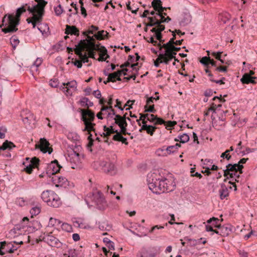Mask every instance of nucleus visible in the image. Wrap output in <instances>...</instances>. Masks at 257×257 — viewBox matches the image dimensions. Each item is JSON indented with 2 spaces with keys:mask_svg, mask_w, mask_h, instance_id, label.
Segmentation results:
<instances>
[{
  "mask_svg": "<svg viewBox=\"0 0 257 257\" xmlns=\"http://www.w3.org/2000/svg\"><path fill=\"white\" fill-rule=\"evenodd\" d=\"M96 164L99 165L100 168L106 173L111 175H115L116 173L114 164L110 161H100L94 163V165Z\"/></svg>",
  "mask_w": 257,
  "mask_h": 257,
  "instance_id": "12",
  "label": "nucleus"
},
{
  "mask_svg": "<svg viewBox=\"0 0 257 257\" xmlns=\"http://www.w3.org/2000/svg\"><path fill=\"white\" fill-rule=\"evenodd\" d=\"M10 42L14 48H15L19 43V40L16 37H12L10 39Z\"/></svg>",
  "mask_w": 257,
  "mask_h": 257,
  "instance_id": "47",
  "label": "nucleus"
},
{
  "mask_svg": "<svg viewBox=\"0 0 257 257\" xmlns=\"http://www.w3.org/2000/svg\"><path fill=\"white\" fill-rule=\"evenodd\" d=\"M77 88V82L73 80L67 83H63L60 86V89L62 90L67 96H71L75 91Z\"/></svg>",
  "mask_w": 257,
  "mask_h": 257,
  "instance_id": "13",
  "label": "nucleus"
},
{
  "mask_svg": "<svg viewBox=\"0 0 257 257\" xmlns=\"http://www.w3.org/2000/svg\"><path fill=\"white\" fill-rule=\"evenodd\" d=\"M187 240L191 241L193 245H195L202 243L201 241L202 240V238H200L198 239H187Z\"/></svg>",
  "mask_w": 257,
  "mask_h": 257,
  "instance_id": "55",
  "label": "nucleus"
},
{
  "mask_svg": "<svg viewBox=\"0 0 257 257\" xmlns=\"http://www.w3.org/2000/svg\"><path fill=\"white\" fill-rule=\"evenodd\" d=\"M189 140V137L187 134H183L182 135H179L177 138L175 139L176 142L180 141L182 143L187 142Z\"/></svg>",
  "mask_w": 257,
  "mask_h": 257,
  "instance_id": "35",
  "label": "nucleus"
},
{
  "mask_svg": "<svg viewBox=\"0 0 257 257\" xmlns=\"http://www.w3.org/2000/svg\"><path fill=\"white\" fill-rule=\"evenodd\" d=\"M93 95L97 98H100L101 97V94L99 90H94L93 92Z\"/></svg>",
  "mask_w": 257,
  "mask_h": 257,
  "instance_id": "63",
  "label": "nucleus"
},
{
  "mask_svg": "<svg viewBox=\"0 0 257 257\" xmlns=\"http://www.w3.org/2000/svg\"><path fill=\"white\" fill-rule=\"evenodd\" d=\"M148 19L150 21V23L147 25L148 27L156 26L151 30V32L154 33V36L160 42H164V40H162L161 32L164 30L165 26L160 25V22H159V20L156 16L154 17H149Z\"/></svg>",
  "mask_w": 257,
  "mask_h": 257,
  "instance_id": "7",
  "label": "nucleus"
},
{
  "mask_svg": "<svg viewBox=\"0 0 257 257\" xmlns=\"http://www.w3.org/2000/svg\"><path fill=\"white\" fill-rule=\"evenodd\" d=\"M52 181L56 187L66 188L69 186V182L67 179L60 175H55L52 177Z\"/></svg>",
  "mask_w": 257,
  "mask_h": 257,
  "instance_id": "17",
  "label": "nucleus"
},
{
  "mask_svg": "<svg viewBox=\"0 0 257 257\" xmlns=\"http://www.w3.org/2000/svg\"><path fill=\"white\" fill-rule=\"evenodd\" d=\"M222 53V52H220V51H219L217 52H213L212 53V55L213 57H214L215 58V59L219 60L221 58V55Z\"/></svg>",
  "mask_w": 257,
  "mask_h": 257,
  "instance_id": "57",
  "label": "nucleus"
},
{
  "mask_svg": "<svg viewBox=\"0 0 257 257\" xmlns=\"http://www.w3.org/2000/svg\"><path fill=\"white\" fill-rule=\"evenodd\" d=\"M146 116L147 120L153 122L155 125L165 124L166 123V122L163 119L157 117L154 114H150L147 113Z\"/></svg>",
  "mask_w": 257,
  "mask_h": 257,
  "instance_id": "26",
  "label": "nucleus"
},
{
  "mask_svg": "<svg viewBox=\"0 0 257 257\" xmlns=\"http://www.w3.org/2000/svg\"><path fill=\"white\" fill-rule=\"evenodd\" d=\"M131 63L128 61L127 60V62H125L124 64H122L121 66H120V68H122V70H123L122 72V74H123V75H127V73H126V72L128 71V69H127V68H124V67H128L130 66V64Z\"/></svg>",
  "mask_w": 257,
  "mask_h": 257,
  "instance_id": "40",
  "label": "nucleus"
},
{
  "mask_svg": "<svg viewBox=\"0 0 257 257\" xmlns=\"http://www.w3.org/2000/svg\"><path fill=\"white\" fill-rule=\"evenodd\" d=\"M108 110H110L109 112H111V116L116 115L115 112L114 111V110L112 108V106H103L102 107V111H108Z\"/></svg>",
  "mask_w": 257,
  "mask_h": 257,
  "instance_id": "43",
  "label": "nucleus"
},
{
  "mask_svg": "<svg viewBox=\"0 0 257 257\" xmlns=\"http://www.w3.org/2000/svg\"><path fill=\"white\" fill-rule=\"evenodd\" d=\"M158 251L157 247H150L148 248H143L140 252L139 257H155Z\"/></svg>",
  "mask_w": 257,
  "mask_h": 257,
  "instance_id": "18",
  "label": "nucleus"
},
{
  "mask_svg": "<svg viewBox=\"0 0 257 257\" xmlns=\"http://www.w3.org/2000/svg\"><path fill=\"white\" fill-rule=\"evenodd\" d=\"M44 240L47 243L51 246L59 247L61 246V243L58 239L52 235H47L44 237Z\"/></svg>",
  "mask_w": 257,
  "mask_h": 257,
  "instance_id": "22",
  "label": "nucleus"
},
{
  "mask_svg": "<svg viewBox=\"0 0 257 257\" xmlns=\"http://www.w3.org/2000/svg\"><path fill=\"white\" fill-rule=\"evenodd\" d=\"M226 169L223 170L224 176H227L229 175L232 180L234 178L235 181L238 182L237 179L239 178L240 174L242 173V165L229 164L226 166Z\"/></svg>",
  "mask_w": 257,
  "mask_h": 257,
  "instance_id": "8",
  "label": "nucleus"
},
{
  "mask_svg": "<svg viewBox=\"0 0 257 257\" xmlns=\"http://www.w3.org/2000/svg\"><path fill=\"white\" fill-rule=\"evenodd\" d=\"M172 33H173V37L172 38H171L168 43L164 44L162 46H161V48H164V49L167 48H169V47H171V46H173V44H175V42L174 41V40L176 38V35H175L174 32H172Z\"/></svg>",
  "mask_w": 257,
  "mask_h": 257,
  "instance_id": "38",
  "label": "nucleus"
},
{
  "mask_svg": "<svg viewBox=\"0 0 257 257\" xmlns=\"http://www.w3.org/2000/svg\"><path fill=\"white\" fill-rule=\"evenodd\" d=\"M147 130L145 131L148 134H150L151 136H153L154 133L156 129V127L155 126H153L152 125H148L147 124Z\"/></svg>",
  "mask_w": 257,
  "mask_h": 257,
  "instance_id": "44",
  "label": "nucleus"
},
{
  "mask_svg": "<svg viewBox=\"0 0 257 257\" xmlns=\"http://www.w3.org/2000/svg\"><path fill=\"white\" fill-rule=\"evenodd\" d=\"M210 57H203L200 60V62L201 64H203L205 66H208V62L210 60Z\"/></svg>",
  "mask_w": 257,
  "mask_h": 257,
  "instance_id": "46",
  "label": "nucleus"
},
{
  "mask_svg": "<svg viewBox=\"0 0 257 257\" xmlns=\"http://www.w3.org/2000/svg\"><path fill=\"white\" fill-rule=\"evenodd\" d=\"M38 4L32 7L26 4L17 9L15 14L6 15L3 19L2 25L5 26L3 31L5 33L15 32L18 29L16 27L19 25L20 17L22 13L27 10L33 16L31 18L27 19L28 23H32L33 28H35L36 25H39L41 21L43 15V7L46 3L43 0H35Z\"/></svg>",
  "mask_w": 257,
  "mask_h": 257,
  "instance_id": "1",
  "label": "nucleus"
},
{
  "mask_svg": "<svg viewBox=\"0 0 257 257\" xmlns=\"http://www.w3.org/2000/svg\"><path fill=\"white\" fill-rule=\"evenodd\" d=\"M59 82L57 79H51L49 82V85L52 87L56 88L58 86Z\"/></svg>",
  "mask_w": 257,
  "mask_h": 257,
  "instance_id": "50",
  "label": "nucleus"
},
{
  "mask_svg": "<svg viewBox=\"0 0 257 257\" xmlns=\"http://www.w3.org/2000/svg\"><path fill=\"white\" fill-rule=\"evenodd\" d=\"M154 37H155V36H154V34H153V36H151V37L149 39V40H148V42L153 44L154 45H158L159 46H160V49H162L161 48L162 46H161V44L160 43H158V42L157 41L154 40Z\"/></svg>",
  "mask_w": 257,
  "mask_h": 257,
  "instance_id": "52",
  "label": "nucleus"
},
{
  "mask_svg": "<svg viewBox=\"0 0 257 257\" xmlns=\"http://www.w3.org/2000/svg\"><path fill=\"white\" fill-rule=\"evenodd\" d=\"M191 21V17L188 14H185L183 18L180 22V25L182 26H185L189 24Z\"/></svg>",
  "mask_w": 257,
  "mask_h": 257,
  "instance_id": "31",
  "label": "nucleus"
},
{
  "mask_svg": "<svg viewBox=\"0 0 257 257\" xmlns=\"http://www.w3.org/2000/svg\"><path fill=\"white\" fill-rule=\"evenodd\" d=\"M220 198L221 200L225 199L229 195L228 188L223 183L220 184V189L219 190Z\"/></svg>",
  "mask_w": 257,
  "mask_h": 257,
  "instance_id": "27",
  "label": "nucleus"
},
{
  "mask_svg": "<svg viewBox=\"0 0 257 257\" xmlns=\"http://www.w3.org/2000/svg\"><path fill=\"white\" fill-rule=\"evenodd\" d=\"M145 112H155L156 110L154 108V105H148L147 107H146V106H145Z\"/></svg>",
  "mask_w": 257,
  "mask_h": 257,
  "instance_id": "48",
  "label": "nucleus"
},
{
  "mask_svg": "<svg viewBox=\"0 0 257 257\" xmlns=\"http://www.w3.org/2000/svg\"><path fill=\"white\" fill-rule=\"evenodd\" d=\"M42 59L40 58H38L36 61L34 63V65L36 67V68L38 67L42 63Z\"/></svg>",
  "mask_w": 257,
  "mask_h": 257,
  "instance_id": "62",
  "label": "nucleus"
},
{
  "mask_svg": "<svg viewBox=\"0 0 257 257\" xmlns=\"http://www.w3.org/2000/svg\"><path fill=\"white\" fill-rule=\"evenodd\" d=\"M50 144L45 138H41L40 140V144L37 145L38 148L44 153L48 152L50 154L52 152V149L49 147Z\"/></svg>",
  "mask_w": 257,
  "mask_h": 257,
  "instance_id": "19",
  "label": "nucleus"
},
{
  "mask_svg": "<svg viewBox=\"0 0 257 257\" xmlns=\"http://www.w3.org/2000/svg\"><path fill=\"white\" fill-rule=\"evenodd\" d=\"M15 146L14 145L13 143L11 142H9L8 141H6L5 142L2 146H0V151L5 150L7 149L9 150H11L13 148H15Z\"/></svg>",
  "mask_w": 257,
  "mask_h": 257,
  "instance_id": "34",
  "label": "nucleus"
},
{
  "mask_svg": "<svg viewBox=\"0 0 257 257\" xmlns=\"http://www.w3.org/2000/svg\"><path fill=\"white\" fill-rule=\"evenodd\" d=\"M98 30V27H95L93 25L91 26L89 29L86 32L83 33V34L86 35L87 36V38L88 40L86 42L87 43V47L86 48L85 50L88 52L87 56L90 58L95 59V52L94 51H97L96 49H94L93 47V45L95 46H100L99 45L95 44L93 41H94L93 36H90L89 34H93L94 31H97Z\"/></svg>",
  "mask_w": 257,
  "mask_h": 257,
  "instance_id": "6",
  "label": "nucleus"
},
{
  "mask_svg": "<svg viewBox=\"0 0 257 257\" xmlns=\"http://www.w3.org/2000/svg\"><path fill=\"white\" fill-rule=\"evenodd\" d=\"M123 70H119L117 72H115L112 73H110L108 75V77L107 78V80L103 81L104 84H107L108 82H115V79L118 81H120L121 79L120 78V76L122 75V72Z\"/></svg>",
  "mask_w": 257,
  "mask_h": 257,
  "instance_id": "23",
  "label": "nucleus"
},
{
  "mask_svg": "<svg viewBox=\"0 0 257 257\" xmlns=\"http://www.w3.org/2000/svg\"><path fill=\"white\" fill-rule=\"evenodd\" d=\"M162 2L161 0H153L152 2V5L154 10L158 11L159 13L163 12L164 10H166V8L162 6Z\"/></svg>",
  "mask_w": 257,
  "mask_h": 257,
  "instance_id": "29",
  "label": "nucleus"
},
{
  "mask_svg": "<svg viewBox=\"0 0 257 257\" xmlns=\"http://www.w3.org/2000/svg\"><path fill=\"white\" fill-rule=\"evenodd\" d=\"M91 200L96 208L99 210H103L107 206L105 198L99 191H96L92 193Z\"/></svg>",
  "mask_w": 257,
  "mask_h": 257,
  "instance_id": "9",
  "label": "nucleus"
},
{
  "mask_svg": "<svg viewBox=\"0 0 257 257\" xmlns=\"http://www.w3.org/2000/svg\"><path fill=\"white\" fill-rule=\"evenodd\" d=\"M81 120L85 125L84 128L82 129V131H94V127L95 124L92 122L95 118L94 112L88 109H83L81 110Z\"/></svg>",
  "mask_w": 257,
  "mask_h": 257,
  "instance_id": "4",
  "label": "nucleus"
},
{
  "mask_svg": "<svg viewBox=\"0 0 257 257\" xmlns=\"http://www.w3.org/2000/svg\"><path fill=\"white\" fill-rule=\"evenodd\" d=\"M166 148L165 146L158 148L155 152V154L159 157H166L168 156L166 152Z\"/></svg>",
  "mask_w": 257,
  "mask_h": 257,
  "instance_id": "36",
  "label": "nucleus"
},
{
  "mask_svg": "<svg viewBox=\"0 0 257 257\" xmlns=\"http://www.w3.org/2000/svg\"><path fill=\"white\" fill-rule=\"evenodd\" d=\"M41 198L48 205L53 207H59L62 203L58 195L53 191H43L41 194Z\"/></svg>",
  "mask_w": 257,
  "mask_h": 257,
  "instance_id": "5",
  "label": "nucleus"
},
{
  "mask_svg": "<svg viewBox=\"0 0 257 257\" xmlns=\"http://www.w3.org/2000/svg\"><path fill=\"white\" fill-rule=\"evenodd\" d=\"M65 33L67 35H74L79 36V30L74 26H69L67 25L66 26Z\"/></svg>",
  "mask_w": 257,
  "mask_h": 257,
  "instance_id": "30",
  "label": "nucleus"
},
{
  "mask_svg": "<svg viewBox=\"0 0 257 257\" xmlns=\"http://www.w3.org/2000/svg\"><path fill=\"white\" fill-rule=\"evenodd\" d=\"M39 160L36 157L32 159L26 158V161L24 162L23 165L25 168L24 170L28 174H31L33 171V169L37 167L39 164Z\"/></svg>",
  "mask_w": 257,
  "mask_h": 257,
  "instance_id": "15",
  "label": "nucleus"
},
{
  "mask_svg": "<svg viewBox=\"0 0 257 257\" xmlns=\"http://www.w3.org/2000/svg\"><path fill=\"white\" fill-rule=\"evenodd\" d=\"M165 49V50L164 52L160 54V58L158 59V60H160V58H163L164 60H163L162 62H164L165 64H168L172 59L175 58V55H176L177 53L176 51H174L169 47Z\"/></svg>",
  "mask_w": 257,
  "mask_h": 257,
  "instance_id": "16",
  "label": "nucleus"
},
{
  "mask_svg": "<svg viewBox=\"0 0 257 257\" xmlns=\"http://www.w3.org/2000/svg\"><path fill=\"white\" fill-rule=\"evenodd\" d=\"M61 167L58 164V161L56 160L52 162L50 164H49L47 168V173L51 174L52 175H55L56 174L59 172Z\"/></svg>",
  "mask_w": 257,
  "mask_h": 257,
  "instance_id": "21",
  "label": "nucleus"
},
{
  "mask_svg": "<svg viewBox=\"0 0 257 257\" xmlns=\"http://www.w3.org/2000/svg\"><path fill=\"white\" fill-rule=\"evenodd\" d=\"M256 77H252L250 76V74L248 73H245L241 79H240V81L242 83H245V84H248V83H252V84H255L256 82L254 81V79H255Z\"/></svg>",
  "mask_w": 257,
  "mask_h": 257,
  "instance_id": "28",
  "label": "nucleus"
},
{
  "mask_svg": "<svg viewBox=\"0 0 257 257\" xmlns=\"http://www.w3.org/2000/svg\"><path fill=\"white\" fill-rule=\"evenodd\" d=\"M87 47V43L86 40H81L78 45V47L75 50V53L79 56V59L81 60L82 63L88 62V57L87 53L86 52L83 53Z\"/></svg>",
  "mask_w": 257,
  "mask_h": 257,
  "instance_id": "11",
  "label": "nucleus"
},
{
  "mask_svg": "<svg viewBox=\"0 0 257 257\" xmlns=\"http://www.w3.org/2000/svg\"><path fill=\"white\" fill-rule=\"evenodd\" d=\"M147 182L149 188L156 194L170 192L174 188V185L170 184V181L155 173L148 174Z\"/></svg>",
  "mask_w": 257,
  "mask_h": 257,
  "instance_id": "2",
  "label": "nucleus"
},
{
  "mask_svg": "<svg viewBox=\"0 0 257 257\" xmlns=\"http://www.w3.org/2000/svg\"><path fill=\"white\" fill-rule=\"evenodd\" d=\"M130 4H131L130 2H128V3L126 4V7H127V10L131 11L134 14H137V13L139 10V8H135L136 9L135 10L132 9V8H131V6L130 5Z\"/></svg>",
  "mask_w": 257,
  "mask_h": 257,
  "instance_id": "59",
  "label": "nucleus"
},
{
  "mask_svg": "<svg viewBox=\"0 0 257 257\" xmlns=\"http://www.w3.org/2000/svg\"><path fill=\"white\" fill-rule=\"evenodd\" d=\"M104 131L105 133H103V135L105 136H109L111 134L116 133L115 135L113 136V139L114 141H117L119 142H121L122 143L127 145L128 144L126 139L123 137L121 133V131L118 132V130L115 129L113 126L110 125L109 127H106V126H104Z\"/></svg>",
  "mask_w": 257,
  "mask_h": 257,
  "instance_id": "10",
  "label": "nucleus"
},
{
  "mask_svg": "<svg viewBox=\"0 0 257 257\" xmlns=\"http://www.w3.org/2000/svg\"><path fill=\"white\" fill-rule=\"evenodd\" d=\"M88 132V134H89V136L88 137V140L89 141V143L88 144V147H90L93 145V140L92 138V135L90 133V132Z\"/></svg>",
  "mask_w": 257,
  "mask_h": 257,
  "instance_id": "58",
  "label": "nucleus"
},
{
  "mask_svg": "<svg viewBox=\"0 0 257 257\" xmlns=\"http://www.w3.org/2000/svg\"><path fill=\"white\" fill-rule=\"evenodd\" d=\"M155 97L152 96L148 98L147 100V104L146 105V107H147L148 105H152L153 103H154V100H155Z\"/></svg>",
  "mask_w": 257,
  "mask_h": 257,
  "instance_id": "61",
  "label": "nucleus"
},
{
  "mask_svg": "<svg viewBox=\"0 0 257 257\" xmlns=\"http://www.w3.org/2000/svg\"><path fill=\"white\" fill-rule=\"evenodd\" d=\"M54 12L55 15L57 16H60L63 12V9L62 8L61 5H59L58 6L54 8Z\"/></svg>",
  "mask_w": 257,
  "mask_h": 257,
  "instance_id": "41",
  "label": "nucleus"
},
{
  "mask_svg": "<svg viewBox=\"0 0 257 257\" xmlns=\"http://www.w3.org/2000/svg\"><path fill=\"white\" fill-rule=\"evenodd\" d=\"M230 152V150H226L224 153H223L221 155V157L223 158H225L227 160H229L231 158V156L229 154V153Z\"/></svg>",
  "mask_w": 257,
  "mask_h": 257,
  "instance_id": "51",
  "label": "nucleus"
},
{
  "mask_svg": "<svg viewBox=\"0 0 257 257\" xmlns=\"http://www.w3.org/2000/svg\"><path fill=\"white\" fill-rule=\"evenodd\" d=\"M227 71V67L225 66H219L216 67L214 69V71H218V72H226Z\"/></svg>",
  "mask_w": 257,
  "mask_h": 257,
  "instance_id": "56",
  "label": "nucleus"
},
{
  "mask_svg": "<svg viewBox=\"0 0 257 257\" xmlns=\"http://www.w3.org/2000/svg\"><path fill=\"white\" fill-rule=\"evenodd\" d=\"M7 128L4 126L0 127V138L4 139L5 137V133L7 132Z\"/></svg>",
  "mask_w": 257,
  "mask_h": 257,
  "instance_id": "54",
  "label": "nucleus"
},
{
  "mask_svg": "<svg viewBox=\"0 0 257 257\" xmlns=\"http://www.w3.org/2000/svg\"><path fill=\"white\" fill-rule=\"evenodd\" d=\"M81 150L82 148L80 145H75L74 148L68 151L66 159L70 162L71 168L77 169L80 168L81 161L83 159Z\"/></svg>",
  "mask_w": 257,
  "mask_h": 257,
  "instance_id": "3",
  "label": "nucleus"
},
{
  "mask_svg": "<svg viewBox=\"0 0 257 257\" xmlns=\"http://www.w3.org/2000/svg\"><path fill=\"white\" fill-rule=\"evenodd\" d=\"M108 34L106 31L102 30L99 31L97 34H95L94 36L98 40L103 39Z\"/></svg>",
  "mask_w": 257,
  "mask_h": 257,
  "instance_id": "39",
  "label": "nucleus"
},
{
  "mask_svg": "<svg viewBox=\"0 0 257 257\" xmlns=\"http://www.w3.org/2000/svg\"><path fill=\"white\" fill-rule=\"evenodd\" d=\"M40 207L39 206H35L33 207L30 210V213L31 214L32 216H36L38 215L40 212Z\"/></svg>",
  "mask_w": 257,
  "mask_h": 257,
  "instance_id": "42",
  "label": "nucleus"
},
{
  "mask_svg": "<svg viewBox=\"0 0 257 257\" xmlns=\"http://www.w3.org/2000/svg\"><path fill=\"white\" fill-rule=\"evenodd\" d=\"M22 120L28 126L33 127L36 122V117L32 113L29 111L26 116L23 117Z\"/></svg>",
  "mask_w": 257,
  "mask_h": 257,
  "instance_id": "20",
  "label": "nucleus"
},
{
  "mask_svg": "<svg viewBox=\"0 0 257 257\" xmlns=\"http://www.w3.org/2000/svg\"><path fill=\"white\" fill-rule=\"evenodd\" d=\"M93 47L97 49V51L100 53V57L98 59L99 61H105L106 58L104 57L106 55V58H109V55H107V51L106 48L103 46H95L93 45Z\"/></svg>",
  "mask_w": 257,
  "mask_h": 257,
  "instance_id": "25",
  "label": "nucleus"
},
{
  "mask_svg": "<svg viewBox=\"0 0 257 257\" xmlns=\"http://www.w3.org/2000/svg\"><path fill=\"white\" fill-rule=\"evenodd\" d=\"M212 112V113H215V109L213 107H211L209 108L206 112L204 113V116H207L210 114V113ZM211 119L212 120V124L214 127H215V122L214 121L215 117L213 116V114H212L211 116ZM216 126V125H215Z\"/></svg>",
  "mask_w": 257,
  "mask_h": 257,
  "instance_id": "37",
  "label": "nucleus"
},
{
  "mask_svg": "<svg viewBox=\"0 0 257 257\" xmlns=\"http://www.w3.org/2000/svg\"><path fill=\"white\" fill-rule=\"evenodd\" d=\"M8 252L10 253L14 252L15 250L17 249V247H15L13 244L11 243H9L7 246Z\"/></svg>",
  "mask_w": 257,
  "mask_h": 257,
  "instance_id": "53",
  "label": "nucleus"
},
{
  "mask_svg": "<svg viewBox=\"0 0 257 257\" xmlns=\"http://www.w3.org/2000/svg\"><path fill=\"white\" fill-rule=\"evenodd\" d=\"M1 246H0V254L1 255H4L5 254V251H3V249L4 248V246H5L6 243L5 241L4 242H1Z\"/></svg>",
  "mask_w": 257,
  "mask_h": 257,
  "instance_id": "60",
  "label": "nucleus"
},
{
  "mask_svg": "<svg viewBox=\"0 0 257 257\" xmlns=\"http://www.w3.org/2000/svg\"><path fill=\"white\" fill-rule=\"evenodd\" d=\"M136 55H137L136 57H135L133 55H129L128 56V60L131 63H133L134 62H136V61H138L140 59V57L139 56L138 54V53H136Z\"/></svg>",
  "mask_w": 257,
  "mask_h": 257,
  "instance_id": "45",
  "label": "nucleus"
},
{
  "mask_svg": "<svg viewBox=\"0 0 257 257\" xmlns=\"http://www.w3.org/2000/svg\"><path fill=\"white\" fill-rule=\"evenodd\" d=\"M176 124L175 121H169L166 124V128L170 129L171 127L174 126Z\"/></svg>",
  "mask_w": 257,
  "mask_h": 257,
  "instance_id": "64",
  "label": "nucleus"
},
{
  "mask_svg": "<svg viewBox=\"0 0 257 257\" xmlns=\"http://www.w3.org/2000/svg\"><path fill=\"white\" fill-rule=\"evenodd\" d=\"M80 103L82 106L90 107L93 105L92 102L90 101L87 97H82L80 100Z\"/></svg>",
  "mask_w": 257,
  "mask_h": 257,
  "instance_id": "33",
  "label": "nucleus"
},
{
  "mask_svg": "<svg viewBox=\"0 0 257 257\" xmlns=\"http://www.w3.org/2000/svg\"><path fill=\"white\" fill-rule=\"evenodd\" d=\"M126 114L127 113H125L123 116H121L120 115H116L115 117L113 118L114 120V123L120 127L121 132L124 135L126 134V126L127 125L126 121ZM127 119L128 120H131V119L129 117H127Z\"/></svg>",
  "mask_w": 257,
  "mask_h": 257,
  "instance_id": "14",
  "label": "nucleus"
},
{
  "mask_svg": "<svg viewBox=\"0 0 257 257\" xmlns=\"http://www.w3.org/2000/svg\"><path fill=\"white\" fill-rule=\"evenodd\" d=\"M180 147V145L179 144L177 143L175 145L172 146H169L167 147H166V152L167 154H168V156L169 155H171L172 154L176 152L178 148Z\"/></svg>",
  "mask_w": 257,
  "mask_h": 257,
  "instance_id": "32",
  "label": "nucleus"
},
{
  "mask_svg": "<svg viewBox=\"0 0 257 257\" xmlns=\"http://www.w3.org/2000/svg\"><path fill=\"white\" fill-rule=\"evenodd\" d=\"M231 232V229L229 225L220 226L217 230L215 231V233L222 236L228 235Z\"/></svg>",
  "mask_w": 257,
  "mask_h": 257,
  "instance_id": "24",
  "label": "nucleus"
},
{
  "mask_svg": "<svg viewBox=\"0 0 257 257\" xmlns=\"http://www.w3.org/2000/svg\"><path fill=\"white\" fill-rule=\"evenodd\" d=\"M60 223V222L59 220H57L55 218H50L49 220V224L52 226H54L55 225H58Z\"/></svg>",
  "mask_w": 257,
  "mask_h": 257,
  "instance_id": "49",
  "label": "nucleus"
}]
</instances>
